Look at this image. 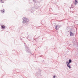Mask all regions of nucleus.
Here are the masks:
<instances>
[{
	"instance_id": "1",
	"label": "nucleus",
	"mask_w": 78,
	"mask_h": 78,
	"mask_svg": "<svg viewBox=\"0 0 78 78\" xmlns=\"http://www.w3.org/2000/svg\"><path fill=\"white\" fill-rule=\"evenodd\" d=\"M23 23H26L28 22L29 21V20L26 18H23Z\"/></svg>"
},
{
	"instance_id": "2",
	"label": "nucleus",
	"mask_w": 78,
	"mask_h": 78,
	"mask_svg": "<svg viewBox=\"0 0 78 78\" xmlns=\"http://www.w3.org/2000/svg\"><path fill=\"white\" fill-rule=\"evenodd\" d=\"M26 47V52L27 53H31V51H30V49L28 48L27 47V46H25Z\"/></svg>"
},
{
	"instance_id": "3",
	"label": "nucleus",
	"mask_w": 78,
	"mask_h": 78,
	"mask_svg": "<svg viewBox=\"0 0 78 78\" xmlns=\"http://www.w3.org/2000/svg\"><path fill=\"white\" fill-rule=\"evenodd\" d=\"M66 64L68 67H69V68H71V67H70V63L69 62H67Z\"/></svg>"
},
{
	"instance_id": "4",
	"label": "nucleus",
	"mask_w": 78,
	"mask_h": 78,
	"mask_svg": "<svg viewBox=\"0 0 78 78\" xmlns=\"http://www.w3.org/2000/svg\"><path fill=\"white\" fill-rule=\"evenodd\" d=\"M70 36H73V35H74V34L73 33H72L71 32H70Z\"/></svg>"
},
{
	"instance_id": "5",
	"label": "nucleus",
	"mask_w": 78,
	"mask_h": 78,
	"mask_svg": "<svg viewBox=\"0 0 78 78\" xmlns=\"http://www.w3.org/2000/svg\"><path fill=\"white\" fill-rule=\"evenodd\" d=\"M1 25V28H2L3 29H4V28H5V26H3V25L2 26V25Z\"/></svg>"
},
{
	"instance_id": "6",
	"label": "nucleus",
	"mask_w": 78,
	"mask_h": 78,
	"mask_svg": "<svg viewBox=\"0 0 78 78\" xmlns=\"http://www.w3.org/2000/svg\"><path fill=\"white\" fill-rule=\"evenodd\" d=\"M78 2H75L74 3V5H77V4H78Z\"/></svg>"
},
{
	"instance_id": "7",
	"label": "nucleus",
	"mask_w": 78,
	"mask_h": 78,
	"mask_svg": "<svg viewBox=\"0 0 78 78\" xmlns=\"http://www.w3.org/2000/svg\"><path fill=\"white\" fill-rule=\"evenodd\" d=\"M69 63H71V62H72V60L71 59L69 60Z\"/></svg>"
},
{
	"instance_id": "8",
	"label": "nucleus",
	"mask_w": 78,
	"mask_h": 78,
	"mask_svg": "<svg viewBox=\"0 0 78 78\" xmlns=\"http://www.w3.org/2000/svg\"><path fill=\"white\" fill-rule=\"evenodd\" d=\"M4 10H1V11L2 12V13H3V12H5V11Z\"/></svg>"
},
{
	"instance_id": "9",
	"label": "nucleus",
	"mask_w": 78,
	"mask_h": 78,
	"mask_svg": "<svg viewBox=\"0 0 78 78\" xmlns=\"http://www.w3.org/2000/svg\"><path fill=\"white\" fill-rule=\"evenodd\" d=\"M55 28L56 30H58V27H57V26H55Z\"/></svg>"
},
{
	"instance_id": "10",
	"label": "nucleus",
	"mask_w": 78,
	"mask_h": 78,
	"mask_svg": "<svg viewBox=\"0 0 78 78\" xmlns=\"http://www.w3.org/2000/svg\"><path fill=\"white\" fill-rule=\"evenodd\" d=\"M33 2H34V3H37V2H36L35 1H34V0L33 1Z\"/></svg>"
},
{
	"instance_id": "11",
	"label": "nucleus",
	"mask_w": 78,
	"mask_h": 78,
	"mask_svg": "<svg viewBox=\"0 0 78 78\" xmlns=\"http://www.w3.org/2000/svg\"><path fill=\"white\" fill-rule=\"evenodd\" d=\"M75 2H78V1L77 0H75Z\"/></svg>"
},
{
	"instance_id": "12",
	"label": "nucleus",
	"mask_w": 78,
	"mask_h": 78,
	"mask_svg": "<svg viewBox=\"0 0 78 78\" xmlns=\"http://www.w3.org/2000/svg\"><path fill=\"white\" fill-rule=\"evenodd\" d=\"M55 77H55V76H54L53 77V78H55Z\"/></svg>"
},
{
	"instance_id": "13",
	"label": "nucleus",
	"mask_w": 78,
	"mask_h": 78,
	"mask_svg": "<svg viewBox=\"0 0 78 78\" xmlns=\"http://www.w3.org/2000/svg\"><path fill=\"white\" fill-rule=\"evenodd\" d=\"M2 0H1V2H2Z\"/></svg>"
},
{
	"instance_id": "14",
	"label": "nucleus",
	"mask_w": 78,
	"mask_h": 78,
	"mask_svg": "<svg viewBox=\"0 0 78 78\" xmlns=\"http://www.w3.org/2000/svg\"><path fill=\"white\" fill-rule=\"evenodd\" d=\"M2 3H4V2H2Z\"/></svg>"
}]
</instances>
